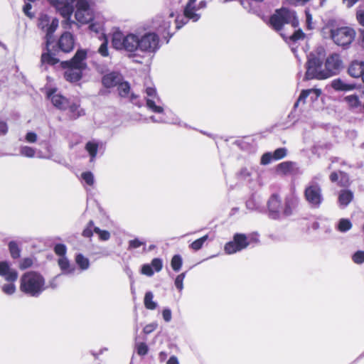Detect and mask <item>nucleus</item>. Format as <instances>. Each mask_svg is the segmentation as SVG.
<instances>
[{
    "mask_svg": "<svg viewBox=\"0 0 364 364\" xmlns=\"http://www.w3.org/2000/svg\"><path fill=\"white\" fill-rule=\"evenodd\" d=\"M324 50L318 49L316 53H311L308 56L306 64V71L305 73L306 80H325L326 75L324 68Z\"/></svg>",
    "mask_w": 364,
    "mask_h": 364,
    "instance_id": "423d86ee",
    "label": "nucleus"
},
{
    "mask_svg": "<svg viewBox=\"0 0 364 364\" xmlns=\"http://www.w3.org/2000/svg\"><path fill=\"white\" fill-rule=\"evenodd\" d=\"M135 349L137 354L140 356H144L149 352V347L146 343L144 342L136 343Z\"/></svg>",
    "mask_w": 364,
    "mask_h": 364,
    "instance_id": "58836bf2",
    "label": "nucleus"
},
{
    "mask_svg": "<svg viewBox=\"0 0 364 364\" xmlns=\"http://www.w3.org/2000/svg\"><path fill=\"white\" fill-rule=\"evenodd\" d=\"M100 143L95 140L89 141L85 144V150L90 156V161L93 162L97 156Z\"/></svg>",
    "mask_w": 364,
    "mask_h": 364,
    "instance_id": "bb28decb",
    "label": "nucleus"
},
{
    "mask_svg": "<svg viewBox=\"0 0 364 364\" xmlns=\"http://www.w3.org/2000/svg\"><path fill=\"white\" fill-rule=\"evenodd\" d=\"M353 198V193L350 191L343 190L339 194L338 201L341 205L346 207L351 202Z\"/></svg>",
    "mask_w": 364,
    "mask_h": 364,
    "instance_id": "c85d7f7f",
    "label": "nucleus"
},
{
    "mask_svg": "<svg viewBox=\"0 0 364 364\" xmlns=\"http://www.w3.org/2000/svg\"><path fill=\"white\" fill-rule=\"evenodd\" d=\"M48 97L50 100L52 104L57 109L65 110L69 105V101L67 98L59 94H55L53 92H48Z\"/></svg>",
    "mask_w": 364,
    "mask_h": 364,
    "instance_id": "aec40b11",
    "label": "nucleus"
},
{
    "mask_svg": "<svg viewBox=\"0 0 364 364\" xmlns=\"http://www.w3.org/2000/svg\"><path fill=\"white\" fill-rule=\"evenodd\" d=\"M175 18V13L171 11L168 14L157 16L154 21V27L163 35L164 38H170L173 33L170 31L172 19Z\"/></svg>",
    "mask_w": 364,
    "mask_h": 364,
    "instance_id": "9d476101",
    "label": "nucleus"
},
{
    "mask_svg": "<svg viewBox=\"0 0 364 364\" xmlns=\"http://www.w3.org/2000/svg\"><path fill=\"white\" fill-rule=\"evenodd\" d=\"M331 37L338 46L349 45L355 38V31L348 27H341L331 30Z\"/></svg>",
    "mask_w": 364,
    "mask_h": 364,
    "instance_id": "f8f14e48",
    "label": "nucleus"
},
{
    "mask_svg": "<svg viewBox=\"0 0 364 364\" xmlns=\"http://www.w3.org/2000/svg\"><path fill=\"white\" fill-rule=\"evenodd\" d=\"M54 251L56 255L62 257H65L67 251L66 246L63 244H57L54 247Z\"/></svg>",
    "mask_w": 364,
    "mask_h": 364,
    "instance_id": "603ef678",
    "label": "nucleus"
},
{
    "mask_svg": "<svg viewBox=\"0 0 364 364\" xmlns=\"http://www.w3.org/2000/svg\"><path fill=\"white\" fill-rule=\"evenodd\" d=\"M292 213L291 203L289 199H286L284 203L282 205V212L280 216H289Z\"/></svg>",
    "mask_w": 364,
    "mask_h": 364,
    "instance_id": "a19ab883",
    "label": "nucleus"
},
{
    "mask_svg": "<svg viewBox=\"0 0 364 364\" xmlns=\"http://www.w3.org/2000/svg\"><path fill=\"white\" fill-rule=\"evenodd\" d=\"M58 18L50 17L46 14H41L38 19V28L46 33V45L41 58V67L43 70H47V65H55L60 61L50 49V46L53 42V35L58 28Z\"/></svg>",
    "mask_w": 364,
    "mask_h": 364,
    "instance_id": "f03ea898",
    "label": "nucleus"
},
{
    "mask_svg": "<svg viewBox=\"0 0 364 364\" xmlns=\"http://www.w3.org/2000/svg\"><path fill=\"white\" fill-rule=\"evenodd\" d=\"M18 275L17 271L11 267V264L9 262H0L1 277L4 278L8 282H14L17 280Z\"/></svg>",
    "mask_w": 364,
    "mask_h": 364,
    "instance_id": "2eb2a0df",
    "label": "nucleus"
},
{
    "mask_svg": "<svg viewBox=\"0 0 364 364\" xmlns=\"http://www.w3.org/2000/svg\"><path fill=\"white\" fill-rule=\"evenodd\" d=\"M166 364H179V362L176 356L172 355L169 358Z\"/></svg>",
    "mask_w": 364,
    "mask_h": 364,
    "instance_id": "338daca9",
    "label": "nucleus"
},
{
    "mask_svg": "<svg viewBox=\"0 0 364 364\" xmlns=\"http://www.w3.org/2000/svg\"><path fill=\"white\" fill-rule=\"evenodd\" d=\"M272 160H274L272 153V152H266L262 156L260 164L262 165H267V164H270Z\"/></svg>",
    "mask_w": 364,
    "mask_h": 364,
    "instance_id": "09e8293b",
    "label": "nucleus"
},
{
    "mask_svg": "<svg viewBox=\"0 0 364 364\" xmlns=\"http://www.w3.org/2000/svg\"><path fill=\"white\" fill-rule=\"evenodd\" d=\"M364 71V62L360 60H354L349 65L348 73L353 77H359Z\"/></svg>",
    "mask_w": 364,
    "mask_h": 364,
    "instance_id": "b1692460",
    "label": "nucleus"
},
{
    "mask_svg": "<svg viewBox=\"0 0 364 364\" xmlns=\"http://www.w3.org/2000/svg\"><path fill=\"white\" fill-rule=\"evenodd\" d=\"M162 316L166 322H169L172 318L171 311L168 308H166L162 311Z\"/></svg>",
    "mask_w": 364,
    "mask_h": 364,
    "instance_id": "4d7b16f0",
    "label": "nucleus"
},
{
    "mask_svg": "<svg viewBox=\"0 0 364 364\" xmlns=\"http://www.w3.org/2000/svg\"><path fill=\"white\" fill-rule=\"evenodd\" d=\"M358 0H343V2L348 8L352 7Z\"/></svg>",
    "mask_w": 364,
    "mask_h": 364,
    "instance_id": "774afa93",
    "label": "nucleus"
},
{
    "mask_svg": "<svg viewBox=\"0 0 364 364\" xmlns=\"http://www.w3.org/2000/svg\"><path fill=\"white\" fill-rule=\"evenodd\" d=\"M239 175L242 178H247L250 176V173L246 168H244L241 169V171L239 173Z\"/></svg>",
    "mask_w": 364,
    "mask_h": 364,
    "instance_id": "69168bd1",
    "label": "nucleus"
},
{
    "mask_svg": "<svg viewBox=\"0 0 364 364\" xmlns=\"http://www.w3.org/2000/svg\"><path fill=\"white\" fill-rule=\"evenodd\" d=\"M287 150L286 148H278L273 153L274 160H280L287 156Z\"/></svg>",
    "mask_w": 364,
    "mask_h": 364,
    "instance_id": "c03bdc74",
    "label": "nucleus"
},
{
    "mask_svg": "<svg viewBox=\"0 0 364 364\" xmlns=\"http://www.w3.org/2000/svg\"><path fill=\"white\" fill-rule=\"evenodd\" d=\"M208 235H205L202 237L195 240L190 245V247L195 251H198L203 247L204 242L208 240Z\"/></svg>",
    "mask_w": 364,
    "mask_h": 364,
    "instance_id": "ea45409f",
    "label": "nucleus"
},
{
    "mask_svg": "<svg viewBox=\"0 0 364 364\" xmlns=\"http://www.w3.org/2000/svg\"><path fill=\"white\" fill-rule=\"evenodd\" d=\"M94 232L99 235L101 240L107 241L110 238V233L107 230H102L97 227H95Z\"/></svg>",
    "mask_w": 364,
    "mask_h": 364,
    "instance_id": "49530a36",
    "label": "nucleus"
},
{
    "mask_svg": "<svg viewBox=\"0 0 364 364\" xmlns=\"http://www.w3.org/2000/svg\"><path fill=\"white\" fill-rule=\"evenodd\" d=\"M89 28L90 31H94L95 33H99L101 30V26L98 23H91L89 26Z\"/></svg>",
    "mask_w": 364,
    "mask_h": 364,
    "instance_id": "0e129e2a",
    "label": "nucleus"
},
{
    "mask_svg": "<svg viewBox=\"0 0 364 364\" xmlns=\"http://www.w3.org/2000/svg\"><path fill=\"white\" fill-rule=\"evenodd\" d=\"M319 176H314L306 186L304 195L308 204L314 208H318L323 201L321 185L317 182Z\"/></svg>",
    "mask_w": 364,
    "mask_h": 364,
    "instance_id": "0eeeda50",
    "label": "nucleus"
},
{
    "mask_svg": "<svg viewBox=\"0 0 364 364\" xmlns=\"http://www.w3.org/2000/svg\"><path fill=\"white\" fill-rule=\"evenodd\" d=\"M108 43L107 39L102 42L98 48V53L103 57H107L109 55V50L107 47Z\"/></svg>",
    "mask_w": 364,
    "mask_h": 364,
    "instance_id": "3c124183",
    "label": "nucleus"
},
{
    "mask_svg": "<svg viewBox=\"0 0 364 364\" xmlns=\"http://www.w3.org/2000/svg\"><path fill=\"white\" fill-rule=\"evenodd\" d=\"M321 90L320 89L312 88L308 90H303L294 104V108H296L301 102H304L305 100L310 97L311 101H314L317 100V98L321 95Z\"/></svg>",
    "mask_w": 364,
    "mask_h": 364,
    "instance_id": "412c9836",
    "label": "nucleus"
},
{
    "mask_svg": "<svg viewBox=\"0 0 364 364\" xmlns=\"http://www.w3.org/2000/svg\"><path fill=\"white\" fill-rule=\"evenodd\" d=\"M75 261L81 271H85L90 267V263L89 259L81 253H78L75 255Z\"/></svg>",
    "mask_w": 364,
    "mask_h": 364,
    "instance_id": "cd10ccee",
    "label": "nucleus"
},
{
    "mask_svg": "<svg viewBox=\"0 0 364 364\" xmlns=\"http://www.w3.org/2000/svg\"><path fill=\"white\" fill-rule=\"evenodd\" d=\"M58 263L63 273L65 274H73L76 270L75 266L71 264L66 257L59 258Z\"/></svg>",
    "mask_w": 364,
    "mask_h": 364,
    "instance_id": "a878e982",
    "label": "nucleus"
},
{
    "mask_svg": "<svg viewBox=\"0 0 364 364\" xmlns=\"http://www.w3.org/2000/svg\"><path fill=\"white\" fill-rule=\"evenodd\" d=\"M86 56V50L79 49L70 60L63 61L61 63L63 68H68L64 74L66 80L75 82L81 79L82 72L86 67V64L84 62Z\"/></svg>",
    "mask_w": 364,
    "mask_h": 364,
    "instance_id": "39448f33",
    "label": "nucleus"
},
{
    "mask_svg": "<svg viewBox=\"0 0 364 364\" xmlns=\"http://www.w3.org/2000/svg\"><path fill=\"white\" fill-rule=\"evenodd\" d=\"M9 250L11 257L13 259H17L20 257L21 250L15 241H11L9 243Z\"/></svg>",
    "mask_w": 364,
    "mask_h": 364,
    "instance_id": "e433bc0d",
    "label": "nucleus"
},
{
    "mask_svg": "<svg viewBox=\"0 0 364 364\" xmlns=\"http://www.w3.org/2000/svg\"><path fill=\"white\" fill-rule=\"evenodd\" d=\"M154 294L151 291H147L144 296V306L147 309L154 310L157 307L156 302L153 301Z\"/></svg>",
    "mask_w": 364,
    "mask_h": 364,
    "instance_id": "473e14b6",
    "label": "nucleus"
},
{
    "mask_svg": "<svg viewBox=\"0 0 364 364\" xmlns=\"http://www.w3.org/2000/svg\"><path fill=\"white\" fill-rule=\"evenodd\" d=\"M70 111V117L71 119H77L80 117V116H82L85 114L84 110L80 107V105L76 103L70 104L69 102L68 107Z\"/></svg>",
    "mask_w": 364,
    "mask_h": 364,
    "instance_id": "7c9ffc66",
    "label": "nucleus"
},
{
    "mask_svg": "<svg viewBox=\"0 0 364 364\" xmlns=\"http://www.w3.org/2000/svg\"><path fill=\"white\" fill-rule=\"evenodd\" d=\"M270 23L274 29L280 31L285 24H291V27L296 28L299 25V21L295 12L282 8L277 10L271 16Z\"/></svg>",
    "mask_w": 364,
    "mask_h": 364,
    "instance_id": "6e6552de",
    "label": "nucleus"
},
{
    "mask_svg": "<svg viewBox=\"0 0 364 364\" xmlns=\"http://www.w3.org/2000/svg\"><path fill=\"white\" fill-rule=\"evenodd\" d=\"M323 62L326 79L339 74L343 68L341 56L338 53L328 55Z\"/></svg>",
    "mask_w": 364,
    "mask_h": 364,
    "instance_id": "9b49d317",
    "label": "nucleus"
},
{
    "mask_svg": "<svg viewBox=\"0 0 364 364\" xmlns=\"http://www.w3.org/2000/svg\"><path fill=\"white\" fill-rule=\"evenodd\" d=\"M159 36L154 32L144 33L129 32L123 33L114 32L112 35V44L114 49L125 51L129 57H133V62L142 64L145 56H154L160 48Z\"/></svg>",
    "mask_w": 364,
    "mask_h": 364,
    "instance_id": "f257e3e1",
    "label": "nucleus"
},
{
    "mask_svg": "<svg viewBox=\"0 0 364 364\" xmlns=\"http://www.w3.org/2000/svg\"><path fill=\"white\" fill-rule=\"evenodd\" d=\"M306 26H307L308 29L311 30L313 28L312 16L308 11H306Z\"/></svg>",
    "mask_w": 364,
    "mask_h": 364,
    "instance_id": "052dcab7",
    "label": "nucleus"
},
{
    "mask_svg": "<svg viewBox=\"0 0 364 364\" xmlns=\"http://www.w3.org/2000/svg\"><path fill=\"white\" fill-rule=\"evenodd\" d=\"M331 85L333 90L339 92H348L355 88L354 83H348L341 78H336L331 81Z\"/></svg>",
    "mask_w": 364,
    "mask_h": 364,
    "instance_id": "4be33fe9",
    "label": "nucleus"
},
{
    "mask_svg": "<svg viewBox=\"0 0 364 364\" xmlns=\"http://www.w3.org/2000/svg\"><path fill=\"white\" fill-rule=\"evenodd\" d=\"M143 246V250L146 251V241L143 239L134 238L128 242V250H134Z\"/></svg>",
    "mask_w": 364,
    "mask_h": 364,
    "instance_id": "72a5a7b5",
    "label": "nucleus"
},
{
    "mask_svg": "<svg viewBox=\"0 0 364 364\" xmlns=\"http://www.w3.org/2000/svg\"><path fill=\"white\" fill-rule=\"evenodd\" d=\"M19 152L21 156L27 158H33L36 156L40 159H50L49 156H43L41 151L36 152V149L28 146H21L19 149Z\"/></svg>",
    "mask_w": 364,
    "mask_h": 364,
    "instance_id": "393cba45",
    "label": "nucleus"
},
{
    "mask_svg": "<svg viewBox=\"0 0 364 364\" xmlns=\"http://www.w3.org/2000/svg\"><path fill=\"white\" fill-rule=\"evenodd\" d=\"M141 273L148 277H151L154 275V272L150 264H145L141 267Z\"/></svg>",
    "mask_w": 364,
    "mask_h": 364,
    "instance_id": "864d4df0",
    "label": "nucleus"
},
{
    "mask_svg": "<svg viewBox=\"0 0 364 364\" xmlns=\"http://www.w3.org/2000/svg\"><path fill=\"white\" fill-rule=\"evenodd\" d=\"M20 282V290L33 297H38L46 289L44 277L34 271L24 273L21 277Z\"/></svg>",
    "mask_w": 364,
    "mask_h": 364,
    "instance_id": "7ed1b4c3",
    "label": "nucleus"
},
{
    "mask_svg": "<svg viewBox=\"0 0 364 364\" xmlns=\"http://www.w3.org/2000/svg\"><path fill=\"white\" fill-rule=\"evenodd\" d=\"M75 18L81 23H87L92 19L87 1H77L76 3Z\"/></svg>",
    "mask_w": 364,
    "mask_h": 364,
    "instance_id": "4468645a",
    "label": "nucleus"
},
{
    "mask_svg": "<svg viewBox=\"0 0 364 364\" xmlns=\"http://www.w3.org/2000/svg\"><path fill=\"white\" fill-rule=\"evenodd\" d=\"M282 36L288 43H296L298 41L303 39L305 34L301 29H298L294 31V32L289 36H286L284 34H282Z\"/></svg>",
    "mask_w": 364,
    "mask_h": 364,
    "instance_id": "c756f323",
    "label": "nucleus"
},
{
    "mask_svg": "<svg viewBox=\"0 0 364 364\" xmlns=\"http://www.w3.org/2000/svg\"><path fill=\"white\" fill-rule=\"evenodd\" d=\"M145 93L146 105L148 109L155 113L162 114L161 116L158 117L155 116H151L149 119L152 122L165 124L169 123L183 126V124L178 118H174L172 119L171 120H169L164 116V114H163L164 108L162 107V102L160 98L159 97L155 88L146 87Z\"/></svg>",
    "mask_w": 364,
    "mask_h": 364,
    "instance_id": "20e7f679",
    "label": "nucleus"
},
{
    "mask_svg": "<svg viewBox=\"0 0 364 364\" xmlns=\"http://www.w3.org/2000/svg\"><path fill=\"white\" fill-rule=\"evenodd\" d=\"M282 203L279 197L274 194L268 200V209L269 216L273 219H277L280 217V213L282 209Z\"/></svg>",
    "mask_w": 364,
    "mask_h": 364,
    "instance_id": "f3484780",
    "label": "nucleus"
},
{
    "mask_svg": "<svg viewBox=\"0 0 364 364\" xmlns=\"http://www.w3.org/2000/svg\"><path fill=\"white\" fill-rule=\"evenodd\" d=\"M74 37L70 32H64L60 37L58 46L64 53H70L74 48Z\"/></svg>",
    "mask_w": 364,
    "mask_h": 364,
    "instance_id": "dca6fc26",
    "label": "nucleus"
},
{
    "mask_svg": "<svg viewBox=\"0 0 364 364\" xmlns=\"http://www.w3.org/2000/svg\"><path fill=\"white\" fill-rule=\"evenodd\" d=\"M157 327V323H151L144 326L143 331L145 334H149L153 332Z\"/></svg>",
    "mask_w": 364,
    "mask_h": 364,
    "instance_id": "bf43d9fd",
    "label": "nucleus"
},
{
    "mask_svg": "<svg viewBox=\"0 0 364 364\" xmlns=\"http://www.w3.org/2000/svg\"><path fill=\"white\" fill-rule=\"evenodd\" d=\"M182 264H183V260H182V257L181 255H175L172 257L171 262V266L175 272H178L181 269V268L182 267Z\"/></svg>",
    "mask_w": 364,
    "mask_h": 364,
    "instance_id": "4c0bfd02",
    "label": "nucleus"
},
{
    "mask_svg": "<svg viewBox=\"0 0 364 364\" xmlns=\"http://www.w3.org/2000/svg\"><path fill=\"white\" fill-rule=\"evenodd\" d=\"M64 18H69L73 11V4L66 3L60 0H49Z\"/></svg>",
    "mask_w": 364,
    "mask_h": 364,
    "instance_id": "6ab92c4d",
    "label": "nucleus"
},
{
    "mask_svg": "<svg viewBox=\"0 0 364 364\" xmlns=\"http://www.w3.org/2000/svg\"><path fill=\"white\" fill-rule=\"evenodd\" d=\"M185 277H186V272H183L181 274H178L175 279L174 284H175L176 289L179 291H181L183 289V280H184Z\"/></svg>",
    "mask_w": 364,
    "mask_h": 364,
    "instance_id": "37998d69",
    "label": "nucleus"
},
{
    "mask_svg": "<svg viewBox=\"0 0 364 364\" xmlns=\"http://www.w3.org/2000/svg\"><path fill=\"white\" fill-rule=\"evenodd\" d=\"M357 19L358 21V22L364 26V11H362V10H358L357 11Z\"/></svg>",
    "mask_w": 364,
    "mask_h": 364,
    "instance_id": "e2e57ef3",
    "label": "nucleus"
},
{
    "mask_svg": "<svg viewBox=\"0 0 364 364\" xmlns=\"http://www.w3.org/2000/svg\"><path fill=\"white\" fill-rule=\"evenodd\" d=\"M82 179L89 186H92L94 183V176L92 172L86 171L81 174Z\"/></svg>",
    "mask_w": 364,
    "mask_h": 364,
    "instance_id": "de8ad7c7",
    "label": "nucleus"
},
{
    "mask_svg": "<svg viewBox=\"0 0 364 364\" xmlns=\"http://www.w3.org/2000/svg\"><path fill=\"white\" fill-rule=\"evenodd\" d=\"M33 264V260L29 257L23 258L19 264V267L21 269H25L30 267Z\"/></svg>",
    "mask_w": 364,
    "mask_h": 364,
    "instance_id": "5fc2aeb1",
    "label": "nucleus"
},
{
    "mask_svg": "<svg viewBox=\"0 0 364 364\" xmlns=\"http://www.w3.org/2000/svg\"><path fill=\"white\" fill-rule=\"evenodd\" d=\"M345 102H347L348 106L352 109H357L360 107V102L358 99V97L355 95H351L346 96L344 98Z\"/></svg>",
    "mask_w": 364,
    "mask_h": 364,
    "instance_id": "c9c22d12",
    "label": "nucleus"
},
{
    "mask_svg": "<svg viewBox=\"0 0 364 364\" xmlns=\"http://www.w3.org/2000/svg\"><path fill=\"white\" fill-rule=\"evenodd\" d=\"M151 266L156 272H160L163 267L162 260L159 258H154L151 260Z\"/></svg>",
    "mask_w": 364,
    "mask_h": 364,
    "instance_id": "8fccbe9b",
    "label": "nucleus"
},
{
    "mask_svg": "<svg viewBox=\"0 0 364 364\" xmlns=\"http://www.w3.org/2000/svg\"><path fill=\"white\" fill-rule=\"evenodd\" d=\"M250 245L247 237L243 233H235L232 240L227 242L224 251L227 255H232L246 249Z\"/></svg>",
    "mask_w": 364,
    "mask_h": 364,
    "instance_id": "ddd939ff",
    "label": "nucleus"
},
{
    "mask_svg": "<svg viewBox=\"0 0 364 364\" xmlns=\"http://www.w3.org/2000/svg\"><path fill=\"white\" fill-rule=\"evenodd\" d=\"M94 223L92 220H90V222L87 224V228L83 230L82 235L85 237H90L92 235V228L93 226Z\"/></svg>",
    "mask_w": 364,
    "mask_h": 364,
    "instance_id": "6e6d98bb",
    "label": "nucleus"
},
{
    "mask_svg": "<svg viewBox=\"0 0 364 364\" xmlns=\"http://www.w3.org/2000/svg\"><path fill=\"white\" fill-rule=\"evenodd\" d=\"M117 90L119 95L122 97H129V100L134 105H136L139 107L141 106V105L138 102V97L139 96L132 93L129 96V91H130V85L127 82H120L119 84L117 85Z\"/></svg>",
    "mask_w": 364,
    "mask_h": 364,
    "instance_id": "a211bd4d",
    "label": "nucleus"
},
{
    "mask_svg": "<svg viewBox=\"0 0 364 364\" xmlns=\"http://www.w3.org/2000/svg\"><path fill=\"white\" fill-rule=\"evenodd\" d=\"M37 134L35 132H29L26 134L25 139L28 143H34L37 140Z\"/></svg>",
    "mask_w": 364,
    "mask_h": 364,
    "instance_id": "13d9d810",
    "label": "nucleus"
},
{
    "mask_svg": "<svg viewBox=\"0 0 364 364\" xmlns=\"http://www.w3.org/2000/svg\"><path fill=\"white\" fill-rule=\"evenodd\" d=\"M8 132V126L5 122H0V135H5Z\"/></svg>",
    "mask_w": 364,
    "mask_h": 364,
    "instance_id": "680f3d73",
    "label": "nucleus"
},
{
    "mask_svg": "<svg viewBox=\"0 0 364 364\" xmlns=\"http://www.w3.org/2000/svg\"><path fill=\"white\" fill-rule=\"evenodd\" d=\"M352 223L349 219L341 218L338 220L336 229L341 232H346L352 228Z\"/></svg>",
    "mask_w": 364,
    "mask_h": 364,
    "instance_id": "2f4dec72",
    "label": "nucleus"
},
{
    "mask_svg": "<svg viewBox=\"0 0 364 364\" xmlns=\"http://www.w3.org/2000/svg\"><path fill=\"white\" fill-rule=\"evenodd\" d=\"M14 282H9L8 284H5L2 286V291L4 294L7 295H12L15 293L16 288Z\"/></svg>",
    "mask_w": 364,
    "mask_h": 364,
    "instance_id": "79ce46f5",
    "label": "nucleus"
},
{
    "mask_svg": "<svg viewBox=\"0 0 364 364\" xmlns=\"http://www.w3.org/2000/svg\"><path fill=\"white\" fill-rule=\"evenodd\" d=\"M352 260L357 264L364 262V251L358 250L352 255Z\"/></svg>",
    "mask_w": 364,
    "mask_h": 364,
    "instance_id": "a18cd8bd",
    "label": "nucleus"
},
{
    "mask_svg": "<svg viewBox=\"0 0 364 364\" xmlns=\"http://www.w3.org/2000/svg\"><path fill=\"white\" fill-rule=\"evenodd\" d=\"M196 0H188L186 4L184 9H183V15L184 18H186V21H182L181 23L178 18L176 17L174 18V23H176V30L180 29L184 24L186 23L188 20H191L193 22H196L200 18V14L196 13L198 9H204L206 7V1H200L198 6L196 7L195 6Z\"/></svg>",
    "mask_w": 364,
    "mask_h": 364,
    "instance_id": "1a4fd4ad",
    "label": "nucleus"
},
{
    "mask_svg": "<svg viewBox=\"0 0 364 364\" xmlns=\"http://www.w3.org/2000/svg\"><path fill=\"white\" fill-rule=\"evenodd\" d=\"M122 75L117 72H112L105 75L102 78V83L106 87L117 86L122 81Z\"/></svg>",
    "mask_w": 364,
    "mask_h": 364,
    "instance_id": "5701e85b",
    "label": "nucleus"
},
{
    "mask_svg": "<svg viewBox=\"0 0 364 364\" xmlns=\"http://www.w3.org/2000/svg\"><path fill=\"white\" fill-rule=\"evenodd\" d=\"M295 165L292 161H284L277 166V171L283 174H287L291 172Z\"/></svg>",
    "mask_w": 364,
    "mask_h": 364,
    "instance_id": "f704fd0d",
    "label": "nucleus"
}]
</instances>
